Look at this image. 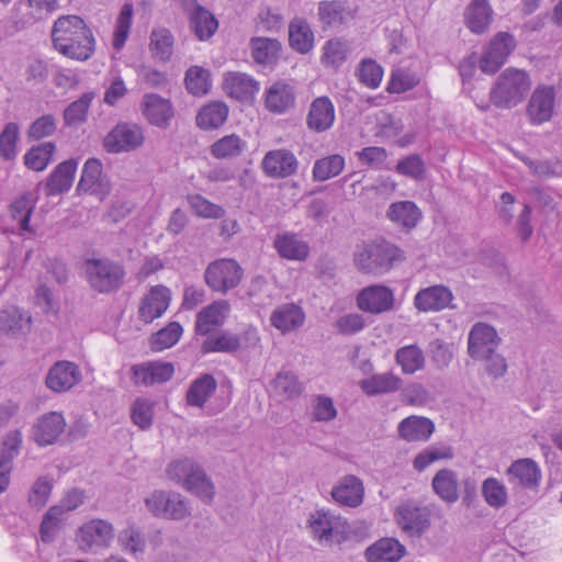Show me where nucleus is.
Instances as JSON below:
<instances>
[{
    "label": "nucleus",
    "instance_id": "obj_1",
    "mask_svg": "<svg viewBox=\"0 0 562 562\" xmlns=\"http://www.w3.org/2000/svg\"><path fill=\"white\" fill-rule=\"evenodd\" d=\"M52 40L59 53L72 59L87 60L94 52L92 32L78 15L59 18L54 23Z\"/></svg>",
    "mask_w": 562,
    "mask_h": 562
},
{
    "label": "nucleus",
    "instance_id": "obj_2",
    "mask_svg": "<svg viewBox=\"0 0 562 562\" xmlns=\"http://www.w3.org/2000/svg\"><path fill=\"white\" fill-rule=\"evenodd\" d=\"M531 87L528 74L520 69L507 68L495 81L490 91L491 102L499 109H510L519 104Z\"/></svg>",
    "mask_w": 562,
    "mask_h": 562
},
{
    "label": "nucleus",
    "instance_id": "obj_3",
    "mask_svg": "<svg viewBox=\"0 0 562 562\" xmlns=\"http://www.w3.org/2000/svg\"><path fill=\"white\" fill-rule=\"evenodd\" d=\"M403 258V251L391 243H369L355 254V263L364 273L383 274Z\"/></svg>",
    "mask_w": 562,
    "mask_h": 562
},
{
    "label": "nucleus",
    "instance_id": "obj_4",
    "mask_svg": "<svg viewBox=\"0 0 562 562\" xmlns=\"http://www.w3.org/2000/svg\"><path fill=\"white\" fill-rule=\"evenodd\" d=\"M170 480L182 483L183 486L206 502L214 496V486L204 470L190 459L172 461L167 468Z\"/></svg>",
    "mask_w": 562,
    "mask_h": 562
},
{
    "label": "nucleus",
    "instance_id": "obj_5",
    "mask_svg": "<svg viewBox=\"0 0 562 562\" xmlns=\"http://www.w3.org/2000/svg\"><path fill=\"white\" fill-rule=\"evenodd\" d=\"M86 276L89 285L99 293L117 291L125 278L122 265L110 259H88L86 261Z\"/></svg>",
    "mask_w": 562,
    "mask_h": 562
},
{
    "label": "nucleus",
    "instance_id": "obj_6",
    "mask_svg": "<svg viewBox=\"0 0 562 562\" xmlns=\"http://www.w3.org/2000/svg\"><path fill=\"white\" fill-rule=\"evenodd\" d=\"M244 269L231 258H221L210 262L204 271V281L214 292L226 294L241 282Z\"/></svg>",
    "mask_w": 562,
    "mask_h": 562
},
{
    "label": "nucleus",
    "instance_id": "obj_7",
    "mask_svg": "<svg viewBox=\"0 0 562 562\" xmlns=\"http://www.w3.org/2000/svg\"><path fill=\"white\" fill-rule=\"evenodd\" d=\"M113 539V525L103 519L87 521L76 533L78 548L85 553H95L101 549L108 548Z\"/></svg>",
    "mask_w": 562,
    "mask_h": 562
},
{
    "label": "nucleus",
    "instance_id": "obj_8",
    "mask_svg": "<svg viewBox=\"0 0 562 562\" xmlns=\"http://www.w3.org/2000/svg\"><path fill=\"white\" fill-rule=\"evenodd\" d=\"M144 140L143 126L132 122H121L104 137L103 147L111 154L128 153L139 148Z\"/></svg>",
    "mask_w": 562,
    "mask_h": 562
},
{
    "label": "nucleus",
    "instance_id": "obj_9",
    "mask_svg": "<svg viewBox=\"0 0 562 562\" xmlns=\"http://www.w3.org/2000/svg\"><path fill=\"white\" fill-rule=\"evenodd\" d=\"M145 503L148 510L156 517L183 520L191 515L188 501L178 493L155 491Z\"/></svg>",
    "mask_w": 562,
    "mask_h": 562
},
{
    "label": "nucleus",
    "instance_id": "obj_10",
    "mask_svg": "<svg viewBox=\"0 0 562 562\" xmlns=\"http://www.w3.org/2000/svg\"><path fill=\"white\" fill-rule=\"evenodd\" d=\"M111 189V181L103 173L102 162L98 158L87 159L77 184V192L79 194H90L103 201L110 194Z\"/></svg>",
    "mask_w": 562,
    "mask_h": 562
},
{
    "label": "nucleus",
    "instance_id": "obj_11",
    "mask_svg": "<svg viewBox=\"0 0 562 562\" xmlns=\"http://www.w3.org/2000/svg\"><path fill=\"white\" fill-rule=\"evenodd\" d=\"M516 42L512 34L501 32L491 41L480 59V68L485 74H495L506 61L515 48Z\"/></svg>",
    "mask_w": 562,
    "mask_h": 562
},
{
    "label": "nucleus",
    "instance_id": "obj_12",
    "mask_svg": "<svg viewBox=\"0 0 562 562\" xmlns=\"http://www.w3.org/2000/svg\"><path fill=\"white\" fill-rule=\"evenodd\" d=\"M501 338L495 328L486 323L479 322L472 326L468 336V352L474 360L485 358L495 351Z\"/></svg>",
    "mask_w": 562,
    "mask_h": 562
},
{
    "label": "nucleus",
    "instance_id": "obj_13",
    "mask_svg": "<svg viewBox=\"0 0 562 562\" xmlns=\"http://www.w3.org/2000/svg\"><path fill=\"white\" fill-rule=\"evenodd\" d=\"M132 381L135 385L151 386L169 381L175 367L171 362L146 361L132 366Z\"/></svg>",
    "mask_w": 562,
    "mask_h": 562
},
{
    "label": "nucleus",
    "instance_id": "obj_14",
    "mask_svg": "<svg viewBox=\"0 0 562 562\" xmlns=\"http://www.w3.org/2000/svg\"><path fill=\"white\" fill-rule=\"evenodd\" d=\"M393 291L382 284L363 288L357 295V306L363 312L381 314L389 312L394 305Z\"/></svg>",
    "mask_w": 562,
    "mask_h": 562
},
{
    "label": "nucleus",
    "instance_id": "obj_15",
    "mask_svg": "<svg viewBox=\"0 0 562 562\" xmlns=\"http://www.w3.org/2000/svg\"><path fill=\"white\" fill-rule=\"evenodd\" d=\"M396 521L409 537H420L430 527V512L426 507L404 504L396 510Z\"/></svg>",
    "mask_w": 562,
    "mask_h": 562
},
{
    "label": "nucleus",
    "instance_id": "obj_16",
    "mask_svg": "<svg viewBox=\"0 0 562 562\" xmlns=\"http://www.w3.org/2000/svg\"><path fill=\"white\" fill-rule=\"evenodd\" d=\"M79 367L71 361H57L48 370L45 385L55 393H64L81 381Z\"/></svg>",
    "mask_w": 562,
    "mask_h": 562
},
{
    "label": "nucleus",
    "instance_id": "obj_17",
    "mask_svg": "<svg viewBox=\"0 0 562 562\" xmlns=\"http://www.w3.org/2000/svg\"><path fill=\"white\" fill-rule=\"evenodd\" d=\"M140 110L150 125L162 130L170 125L175 115L173 105L170 100L156 93H146L143 97Z\"/></svg>",
    "mask_w": 562,
    "mask_h": 562
},
{
    "label": "nucleus",
    "instance_id": "obj_18",
    "mask_svg": "<svg viewBox=\"0 0 562 562\" xmlns=\"http://www.w3.org/2000/svg\"><path fill=\"white\" fill-rule=\"evenodd\" d=\"M182 7L189 14L190 29L200 41L211 38L218 27L215 16L196 0H181Z\"/></svg>",
    "mask_w": 562,
    "mask_h": 562
},
{
    "label": "nucleus",
    "instance_id": "obj_19",
    "mask_svg": "<svg viewBox=\"0 0 562 562\" xmlns=\"http://www.w3.org/2000/svg\"><path fill=\"white\" fill-rule=\"evenodd\" d=\"M297 166L299 161L294 154L283 148L268 151L261 161L265 175L273 179L293 176L297 170Z\"/></svg>",
    "mask_w": 562,
    "mask_h": 562
},
{
    "label": "nucleus",
    "instance_id": "obj_20",
    "mask_svg": "<svg viewBox=\"0 0 562 562\" xmlns=\"http://www.w3.org/2000/svg\"><path fill=\"white\" fill-rule=\"evenodd\" d=\"M66 422L61 413L49 412L41 416L32 428V438L40 446L54 445L64 432Z\"/></svg>",
    "mask_w": 562,
    "mask_h": 562
},
{
    "label": "nucleus",
    "instance_id": "obj_21",
    "mask_svg": "<svg viewBox=\"0 0 562 562\" xmlns=\"http://www.w3.org/2000/svg\"><path fill=\"white\" fill-rule=\"evenodd\" d=\"M451 290L442 284H437L419 290L414 297V305L420 312H438L453 307Z\"/></svg>",
    "mask_w": 562,
    "mask_h": 562
},
{
    "label": "nucleus",
    "instance_id": "obj_22",
    "mask_svg": "<svg viewBox=\"0 0 562 562\" xmlns=\"http://www.w3.org/2000/svg\"><path fill=\"white\" fill-rule=\"evenodd\" d=\"M229 307V303L226 300H218L203 307L196 314L195 334L200 336L211 335L212 331L224 324Z\"/></svg>",
    "mask_w": 562,
    "mask_h": 562
},
{
    "label": "nucleus",
    "instance_id": "obj_23",
    "mask_svg": "<svg viewBox=\"0 0 562 562\" xmlns=\"http://www.w3.org/2000/svg\"><path fill=\"white\" fill-rule=\"evenodd\" d=\"M295 104V89L294 86L284 81L278 80L273 82L265 91V106L274 114H282L292 109Z\"/></svg>",
    "mask_w": 562,
    "mask_h": 562
},
{
    "label": "nucleus",
    "instance_id": "obj_24",
    "mask_svg": "<svg viewBox=\"0 0 562 562\" xmlns=\"http://www.w3.org/2000/svg\"><path fill=\"white\" fill-rule=\"evenodd\" d=\"M331 497L341 506L356 508L363 503V482L356 475H345L333 487Z\"/></svg>",
    "mask_w": 562,
    "mask_h": 562
},
{
    "label": "nucleus",
    "instance_id": "obj_25",
    "mask_svg": "<svg viewBox=\"0 0 562 562\" xmlns=\"http://www.w3.org/2000/svg\"><path fill=\"white\" fill-rule=\"evenodd\" d=\"M273 247L281 258L304 261L310 255V245L293 232H280L273 239Z\"/></svg>",
    "mask_w": 562,
    "mask_h": 562
},
{
    "label": "nucleus",
    "instance_id": "obj_26",
    "mask_svg": "<svg viewBox=\"0 0 562 562\" xmlns=\"http://www.w3.org/2000/svg\"><path fill=\"white\" fill-rule=\"evenodd\" d=\"M554 99L552 87H539L532 92L527 105V115L532 124H541L551 119Z\"/></svg>",
    "mask_w": 562,
    "mask_h": 562
},
{
    "label": "nucleus",
    "instance_id": "obj_27",
    "mask_svg": "<svg viewBox=\"0 0 562 562\" xmlns=\"http://www.w3.org/2000/svg\"><path fill=\"white\" fill-rule=\"evenodd\" d=\"M508 481L514 487L537 490L541 479L538 464L531 459H520L507 470Z\"/></svg>",
    "mask_w": 562,
    "mask_h": 562
},
{
    "label": "nucleus",
    "instance_id": "obj_28",
    "mask_svg": "<svg viewBox=\"0 0 562 562\" xmlns=\"http://www.w3.org/2000/svg\"><path fill=\"white\" fill-rule=\"evenodd\" d=\"M170 303V291L164 285H156L142 300L138 315L144 323H151L160 317Z\"/></svg>",
    "mask_w": 562,
    "mask_h": 562
},
{
    "label": "nucleus",
    "instance_id": "obj_29",
    "mask_svg": "<svg viewBox=\"0 0 562 562\" xmlns=\"http://www.w3.org/2000/svg\"><path fill=\"white\" fill-rule=\"evenodd\" d=\"M434 431V422L424 416L412 415L397 425V436L406 442L428 441Z\"/></svg>",
    "mask_w": 562,
    "mask_h": 562
},
{
    "label": "nucleus",
    "instance_id": "obj_30",
    "mask_svg": "<svg viewBox=\"0 0 562 562\" xmlns=\"http://www.w3.org/2000/svg\"><path fill=\"white\" fill-rule=\"evenodd\" d=\"M335 121V108L327 97L316 98L311 106L306 117L310 130L322 133L329 130Z\"/></svg>",
    "mask_w": 562,
    "mask_h": 562
},
{
    "label": "nucleus",
    "instance_id": "obj_31",
    "mask_svg": "<svg viewBox=\"0 0 562 562\" xmlns=\"http://www.w3.org/2000/svg\"><path fill=\"white\" fill-rule=\"evenodd\" d=\"M304 311L294 303L282 304L270 315L271 325L282 334L299 329L304 324Z\"/></svg>",
    "mask_w": 562,
    "mask_h": 562
},
{
    "label": "nucleus",
    "instance_id": "obj_32",
    "mask_svg": "<svg viewBox=\"0 0 562 562\" xmlns=\"http://www.w3.org/2000/svg\"><path fill=\"white\" fill-rule=\"evenodd\" d=\"M77 165V160L75 159L60 162L46 181V195H57L68 192L75 179Z\"/></svg>",
    "mask_w": 562,
    "mask_h": 562
},
{
    "label": "nucleus",
    "instance_id": "obj_33",
    "mask_svg": "<svg viewBox=\"0 0 562 562\" xmlns=\"http://www.w3.org/2000/svg\"><path fill=\"white\" fill-rule=\"evenodd\" d=\"M224 87L231 97L241 101L254 98L259 91V82L251 76L239 71L226 74Z\"/></svg>",
    "mask_w": 562,
    "mask_h": 562
},
{
    "label": "nucleus",
    "instance_id": "obj_34",
    "mask_svg": "<svg viewBox=\"0 0 562 562\" xmlns=\"http://www.w3.org/2000/svg\"><path fill=\"white\" fill-rule=\"evenodd\" d=\"M216 389L217 381L212 374H201L191 382L187 391V404L198 408L204 407L205 403L213 396Z\"/></svg>",
    "mask_w": 562,
    "mask_h": 562
},
{
    "label": "nucleus",
    "instance_id": "obj_35",
    "mask_svg": "<svg viewBox=\"0 0 562 562\" xmlns=\"http://www.w3.org/2000/svg\"><path fill=\"white\" fill-rule=\"evenodd\" d=\"M405 554V547L394 538H383L366 551L368 562H398Z\"/></svg>",
    "mask_w": 562,
    "mask_h": 562
},
{
    "label": "nucleus",
    "instance_id": "obj_36",
    "mask_svg": "<svg viewBox=\"0 0 562 562\" xmlns=\"http://www.w3.org/2000/svg\"><path fill=\"white\" fill-rule=\"evenodd\" d=\"M435 494L443 502L453 504L459 499L458 475L450 469L439 470L431 481Z\"/></svg>",
    "mask_w": 562,
    "mask_h": 562
},
{
    "label": "nucleus",
    "instance_id": "obj_37",
    "mask_svg": "<svg viewBox=\"0 0 562 562\" xmlns=\"http://www.w3.org/2000/svg\"><path fill=\"white\" fill-rule=\"evenodd\" d=\"M251 57L254 60L263 66L274 65L281 52V43L270 37H252L249 43Z\"/></svg>",
    "mask_w": 562,
    "mask_h": 562
},
{
    "label": "nucleus",
    "instance_id": "obj_38",
    "mask_svg": "<svg viewBox=\"0 0 562 562\" xmlns=\"http://www.w3.org/2000/svg\"><path fill=\"white\" fill-rule=\"evenodd\" d=\"M386 216L396 225L412 229L419 222L422 212L412 201H398L389 206Z\"/></svg>",
    "mask_w": 562,
    "mask_h": 562
},
{
    "label": "nucleus",
    "instance_id": "obj_39",
    "mask_svg": "<svg viewBox=\"0 0 562 562\" xmlns=\"http://www.w3.org/2000/svg\"><path fill=\"white\" fill-rule=\"evenodd\" d=\"M318 16L327 26H340L352 19L351 10L340 0H324L318 3Z\"/></svg>",
    "mask_w": 562,
    "mask_h": 562
},
{
    "label": "nucleus",
    "instance_id": "obj_40",
    "mask_svg": "<svg viewBox=\"0 0 562 562\" xmlns=\"http://www.w3.org/2000/svg\"><path fill=\"white\" fill-rule=\"evenodd\" d=\"M401 385V378L391 372L373 374L360 381L361 390L369 396L395 392Z\"/></svg>",
    "mask_w": 562,
    "mask_h": 562
},
{
    "label": "nucleus",
    "instance_id": "obj_41",
    "mask_svg": "<svg viewBox=\"0 0 562 562\" xmlns=\"http://www.w3.org/2000/svg\"><path fill=\"white\" fill-rule=\"evenodd\" d=\"M492 13L487 0H472L465 12L469 29L477 34L485 32L492 22Z\"/></svg>",
    "mask_w": 562,
    "mask_h": 562
},
{
    "label": "nucleus",
    "instance_id": "obj_42",
    "mask_svg": "<svg viewBox=\"0 0 562 562\" xmlns=\"http://www.w3.org/2000/svg\"><path fill=\"white\" fill-rule=\"evenodd\" d=\"M290 46L301 54H307L314 46V34L303 19H294L289 25Z\"/></svg>",
    "mask_w": 562,
    "mask_h": 562
},
{
    "label": "nucleus",
    "instance_id": "obj_43",
    "mask_svg": "<svg viewBox=\"0 0 562 562\" xmlns=\"http://www.w3.org/2000/svg\"><path fill=\"white\" fill-rule=\"evenodd\" d=\"M240 347L239 337L233 333L222 330L209 335L201 345L203 353L227 352L233 353Z\"/></svg>",
    "mask_w": 562,
    "mask_h": 562
},
{
    "label": "nucleus",
    "instance_id": "obj_44",
    "mask_svg": "<svg viewBox=\"0 0 562 562\" xmlns=\"http://www.w3.org/2000/svg\"><path fill=\"white\" fill-rule=\"evenodd\" d=\"M395 361L404 374H414L425 367L424 352L417 345H408L397 349Z\"/></svg>",
    "mask_w": 562,
    "mask_h": 562
},
{
    "label": "nucleus",
    "instance_id": "obj_45",
    "mask_svg": "<svg viewBox=\"0 0 562 562\" xmlns=\"http://www.w3.org/2000/svg\"><path fill=\"white\" fill-rule=\"evenodd\" d=\"M228 108L223 102H212L204 105L196 115V124L202 130H214L224 124Z\"/></svg>",
    "mask_w": 562,
    "mask_h": 562
},
{
    "label": "nucleus",
    "instance_id": "obj_46",
    "mask_svg": "<svg viewBox=\"0 0 562 562\" xmlns=\"http://www.w3.org/2000/svg\"><path fill=\"white\" fill-rule=\"evenodd\" d=\"M31 328V316L20 310L3 311L0 314V329L7 335L19 337L25 335Z\"/></svg>",
    "mask_w": 562,
    "mask_h": 562
},
{
    "label": "nucleus",
    "instance_id": "obj_47",
    "mask_svg": "<svg viewBox=\"0 0 562 562\" xmlns=\"http://www.w3.org/2000/svg\"><path fill=\"white\" fill-rule=\"evenodd\" d=\"M344 167L345 158L339 154L316 159L312 170L313 180L318 182L329 180L340 175Z\"/></svg>",
    "mask_w": 562,
    "mask_h": 562
},
{
    "label": "nucleus",
    "instance_id": "obj_48",
    "mask_svg": "<svg viewBox=\"0 0 562 562\" xmlns=\"http://www.w3.org/2000/svg\"><path fill=\"white\" fill-rule=\"evenodd\" d=\"M173 35L168 29H154L150 33L149 48L153 56L160 61L170 60L173 52Z\"/></svg>",
    "mask_w": 562,
    "mask_h": 562
},
{
    "label": "nucleus",
    "instance_id": "obj_49",
    "mask_svg": "<svg viewBox=\"0 0 562 562\" xmlns=\"http://www.w3.org/2000/svg\"><path fill=\"white\" fill-rule=\"evenodd\" d=\"M36 199L31 192H25L10 204V213L20 228L24 232H32L30 217L35 209Z\"/></svg>",
    "mask_w": 562,
    "mask_h": 562
},
{
    "label": "nucleus",
    "instance_id": "obj_50",
    "mask_svg": "<svg viewBox=\"0 0 562 562\" xmlns=\"http://www.w3.org/2000/svg\"><path fill=\"white\" fill-rule=\"evenodd\" d=\"M272 389L278 396L291 400L301 395L303 385L295 373L281 370L272 381Z\"/></svg>",
    "mask_w": 562,
    "mask_h": 562
},
{
    "label": "nucleus",
    "instance_id": "obj_51",
    "mask_svg": "<svg viewBox=\"0 0 562 562\" xmlns=\"http://www.w3.org/2000/svg\"><path fill=\"white\" fill-rule=\"evenodd\" d=\"M56 146L53 142H44L33 146L24 155V165L34 171H43L52 161Z\"/></svg>",
    "mask_w": 562,
    "mask_h": 562
},
{
    "label": "nucleus",
    "instance_id": "obj_52",
    "mask_svg": "<svg viewBox=\"0 0 562 562\" xmlns=\"http://www.w3.org/2000/svg\"><path fill=\"white\" fill-rule=\"evenodd\" d=\"M94 92H86L64 110V121L67 126H77L86 122Z\"/></svg>",
    "mask_w": 562,
    "mask_h": 562
},
{
    "label": "nucleus",
    "instance_id": "obj_53",
    "mask_svg": "<svg viewBox=\"0 0 562 562\" xmlns=\"http://www.w3.org/2000/svg\"><path fill=\"white\" fill-rule=\"evenodd\" d=\"M246 148V142L238 135L231 134L220 138L211 146L212 155L217 159H227L239 156Z\"/></svg>",
    "mask_w": 562,
    "mask_h": 562
},
{
    "label": "nucleus",
    "instance_id": "obj_54",
    "mask_svg": "<svg viewBox=\"0 0 562 562\" xmlns=\"http://www.w3.org/2000/svg\"><path fill=\"white\" fill-rule=\"evenodd\" d=\"M184 83L192 95H204L211 88L210 71L200 66H192L186 71Z\"/></svg>",
    "mask_w": 562,
    "mask_h": 562
},
{
    "label": "nucleus",
    "instance_id": "obj_55",
    "mask_svg": "<svg viewBox=\"0 0 562 562\" xmlns=\"http://www.w3.org/2000/svg\"><path fill=\"white\" fill-rule=\"evenodd\" d=\"M182 331V326L178 322L169 323L166 327L161 328L151 336V349L154 351H161L175 346L179 341Z\"/></svg>",
    "mask_w": 562,
    "mask_h": 562
},
{
    "label": "nucleus",
    "instance_id": "obj_56",
    "mask_svg": "<svg viewBox=\"0 0 562 562\" xmlns=\"http://www.w3.org/2000/svg\"><path fill=\"white\" fill-rule=\"evenodd\" d=\"M117 541L124 551L134 555L143 553L146 548L145 536L139 528L134 525H130L123 529L119 533Z\"/></svg>",
    "mask_w": 562,
    "mask_h": 562
},
{
    "label": "nucleus",
    "instance_id": "obj_57",
    "mask_svg": "<svg viewBox=\"0 0 562 562\" xmlns=\"http://www.w3.org/2000/svg\"><path fill=\"white\" fill-rule=\"evenodd\" d=\"M188 204L198 217L202 218H222L225 210L201 194L187 195Z\"/></svg>",
    "mask_w": 562,
    "mask_h": 562
},
{
    "label": "nucleus",
    "instance_id": "obj_58",
    "mask_svg": "<svg viewBox=\"0 0 562 562\" xmlns=\"http://www.w3.org/2000/svg\"><path fill=\"white\" fill-rule=\"evenodd\" d=\"M22 434L19 429L9 430L0 442V461L12 469V461L18 457L22 447Z\"/></svg>",
    "mask_w": 562,
    "mask_h": 562
},
{
    "label": "nucleus",
    "instance_id": "obj_59",
    "mask_svg": "<svg viewBox=\"0 0 562 562\" xmlns=\"http://www.w3.org/2000/svg\"><path fill=\"white\" fill-rule=\"evenodd\" d=\"M133 5L132 3H124L121 8L119 16L115 23L114 36H113V47L120 50L130 34V30L133 21Z\"/></svg>",
    "mask_w": 562,
    "mask_h": 562
},
{
    "label": "nucleus",
    "instance_id": "obj_60",
    "mask_svg": "<svg viewBox=\"0 0 562 562\" xmlns=\"http://www.w3.org/2000/svg\"><path fill=\"white\" fill-rule=\"evenodd\" d=\"M20 136V126L15 122L5 124L0 133V156L5 160L16 157V144Z\"/></svg>",
    "mask_w": 562,
    "mask_h": 562
},
{
    "label": "nucleus",
    "instance_id": "obj_61",
    "mask_svg": "<svg viewBox=\"0 0 562 562\" xmlns=\"http://www.w3.org/2000/svg\"><path fill=\"white\" fill-rule=\"evenodd\" d=\"M482 495L491 507L501 508L507 504L506 487L497 479L488 477L484 480Z\"/></svg>",
    "mask_w": 562,
    "mask_h": 562
},
{
    "label": "nucleus",
    "instance_id": "obj_62",
    "mask_svg": "<svg viewBox=\"0 0 562 562\" xmlns=\"http://www.w3.org/2000/svg\"><path fill=\"white\" fill-rule=\"evenodd\" d=\"M63 508L57 506L50 507L43 517L40 526L41 540L50 543L55 540L60 527Z\"/></svg>",
    "mask_w": 562,
    "mask_h": 562
},
{
    "label": "nucleus",
    "instance_id": "obj_63",
    "mask_svg": "<svg viewBox=\"0 0 562 562\" xmlns=\"http://www.w3.org/2000/svg\"><path fill=\"white\" fill-rule=\"evenodd\" d=\"M395 171L414 180H423L426 173V166L418 154H412L397 161Z\"/></svg>",
    "mask_w": 562,
    "mask_h": 562
},
{
    "label": "nucleus",
    "instance_id": "obj_64",
    "mask_svg": "<svg viewBox=\"0 0 562 562\" xmlns=\"http://www.w3.org/2000/svg\"><path fill=\"white\" fill-rule=\"evenodd\" d=\"M322 61L326 66L339 67L346 59L348 45L339 38H333L326 42L323 48Z\"/></svg>",
    "mask_w": 562,
    "mask_h": 562
}]
</instances>
